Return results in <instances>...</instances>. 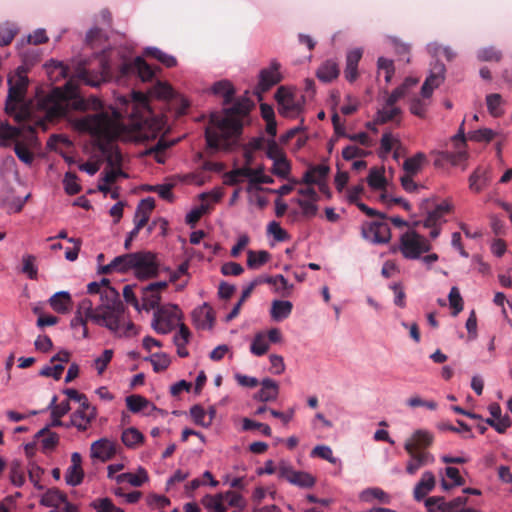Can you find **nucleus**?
Masks as SVG:
<instances>
[{"instance_id": "nucleus-26", "label": "nucleus", "mask_w": 512, "mask_h": 512, "mask_svg": "<svg viewBox=\"0 0 512 512\" xmlns=\"http://www.w3.org/2000/svg\"><path fill=\"white\" fill-rule=\"evenodd\" d=\"M490 180L489 170L478 167L469 177V188L475 192H480L489 184Z\"/></svg>"}, {"instance_id": "nucleus-9", "label": "nucleus", "mask_w": 512, "mask_h": 512, "mask_svg": "<svg viewBox=\"0 0 512 512\" xmlns=\"http://www.w3.org/2000/svg\"><path fill=\"white\" fill-rule=\"evenodd\" d=\"M275 99L279 105V113L285 117H295L302 109L301 101L296 98L291 88L279 87L275 93Z\"/></svg>"}, {"instance_id": "nucleus-64", "label": "nucleus", "mask_w": 512, "mask_h": 512, "mask_svg": "<svg viewBox=\"0 0 512 512\" xmlns=\"http://www.w3.org/2000/svg\"><path fill=\"white\" fill-rule=\"evenodd\" d=\"M311 456L320 457L328 462L335 464L337 459L333 456V451L329 446L317 445L311 451Z\"/></svg>"}, {"instance_id": "nucleus-47", "label": "nucleus", "mask_w": 512, "mask_h": 512, "mask_svg": "<svg viewBox=\"0 0 512 512\" xmlns=\"http://www.w3.org/2000/svg\"><path fill=\"white\" fill-rule=\"evenodd\" d=\"M17 33L18 28L14 24L5 23L0 25V45H9L13 41Z\"/></svg>"}, {"instance_id": "nucleus-42", "label": "nucleus", "mask_w": 512, "mask_h": 512, "mask_svg": "<svg viewBox=\"0 0 512 512\" xmlns=\"http://www.w3.org/2000/svg\"><path fill=\"white\" fill-rule=\"evenodd\" d=\"M121 439L127 447L134 448L143 442L144 436L136 428H128L123 431Z\"/></svg>"}, {"instance_id": "nucleus-23", "label": "nucleus", "mask_w": 512, "mask_h": 512, "mask_svg": "<svg viewBox=\"0 0 512 512\" xmlns=\"http://www.w3.org/2000/svg\"><path fill=\"white\" fill-rule=\"evenodd\" d=\"M362 58L361 49H353L347 53L344 75L347 81L354 82L358 77V63Z\"/></svg>"}, {"instance_id": "nucleus-62", "label": "nucleus", "mask_w": 512, "mask_h": 512, "mask_svg": "<svg viewBox=\"0 0 512 512\" xmlns=\"http://www.w3.org/2000/svg\"><path fill=\"white\" fill-rule=\"evenodd\" d=\"M124 312L122 313L120 317V323H119V329L118 331H112L117 336H124V337H133L138 334V329L135 326V324L131 321L124 324L123 322Z\"/></svg>"}, {"instance_id": "nucleus-52", "label": "nucleus", "mask_w": 512, "mask_h": 512, "mask_svg": "<svg viewBox=\"0 0 512 512\" xmlns=\"http://www.w3.org/2000/svg\"><path fill=\"white\" fill-rule=\"evenodd\" d=\"M91 506L96 512H124L122 508L115 506L109 498L96 499L92 502Z\"/></svg>"}, {"instance_id": "nucleus-20", "label": "nucleus", "mask_w": 512, "mask_h": 512, "mask_svg": "<svg viewBox=\"0 0 512 512\" xmlns=\"http://www.w3.org/2000/svg\"><path fill=\"white\" fill-rule=\"evenodd\" d=\"M82 458L77 452L71 455V465L65 473V481L68 485L77 486L79 485L84 477V472L81 467Z\"/></svg>"}, {"instance_id": "nucleus-2", "label": "nucleus", "mask_w": 512, "mask_h": 512, "mask_svg": "<svg viewBox=\"0 0 512 512\" xmlns=\"http://www.w3.org/2000/svg\"><path fill=\"white\" fill-rule=\"evenodd\" d=\"M249 112L247 100L237 101L223 113L215 112L210 116V125L205 130V138L209 148L215 150H231L242 134L243 118Z\"/></svg>"}, {"instance_id": "nucleus-25", "label": "nucleus", "mask_w": 512, "mask_h": 512, "mask_svg": "<svg viewBox=\"0 0 512 512\" xmlns=\"http://www.w3.org/2000/svg\"><path fill=\"white\" fill-rule=\"evenodd\" d=\"M435 487V476L432 472L426 471L423 473L420 481L414 488V498L421 501L430 491Z\"/></svg>"}, {"instance_id": "nucleus-39", "label": "nucleus", "mask_w": 512, "mask_h": 512, "mask_svg": "<svg viewBox=\"0 0 512 512\" xmlns=\"http://www.w3.org/2000/svg\"><path fill=\"white\" fill-rule=\"evenodd\" d=\"M270 259V253L265 250L247 252V266L250 269H256L265 265Z\"/></svg>"}, {"instance_id": "nucleus-37", "label": "nucleus", "mask_w": 512, "mask_h": 512, "mask_svg": "<svg viewBox=\"0 0 512 512\" xmlns=\"http://www.w3.org/2000/svg\"><path fill=\"white\" fill-rule=\"evenodd\" d=\"M36 439L42 438V447L44 450H53L58 442H59V436L55 432H51L49 430V426L42 428L39 430L36 435Z\"/></svg>"}, {"instance_id": "nucleus-48", "label": "nucleus", "mask_w": 512, "mask_h": 512, "mask_svg": "<svg viewBox=\"0 0 512 512\" xmlns=\"http://www.w3.org/2000/svg\"><path fill=\"white\" fill-rule=\"evenodd\" d=\"M134 253H127L124 255L117 256L113 259L115 264V271L120 273H126L133 270L134 259H132Z\"/></svg>"}, {"instance_id": "nucleus-17", "label": "nucleus", "mask_w": 512, "mask_h": 512, "mask_svg": "<svg viewBox=\"0 0 512 512\" xmlns=\"http://www.w3.org/2000/svg\"><path fill=\"white\" fill-rule=\"evenodd\" d=\"M90 452L92 458L106 462L115 456L116 443L107 438H101L91 444Z\"/></svg>"}, {"instance_id": "nucleus-27", "label": "nucleus", "mask_w": 512, "mask_h": 512, "mask_svg": "<svg viewBox=\"0 0 512 512\" xmlns=\"http://www.w3.org/2000/svg\"><path fill=\"white\" fill-rule=\"evenodd\" d=\"M427 163V157L423 152H418L407 158L403 163L404 175L416 176Z\"/></svg>"}, {"instance_id": "nucleus-31", "label": "nucleus", "mask_w": 512, "mask_h": 512, "mask_svg": "<svg viewBox=\"0 0 512 512\" xmlns=\"http://www.w3.org/2000/svg\"><path fill=\"white\" fill-rule=\"evenodd\" d=\"M52 309L58 313H66L72 304L71 296L68 292L61 291L52 295L49 299Z\"/></svg>"}, {"instance_id": "nucleus-51", "label": "nucleus", "mask_w": 512, "mask_h": 512, "mask_svg": "<svg viewBox=\"0 0 512 512\" xmlns=\"http://www.w3.org/2000/svg\"><path fill=\"white\" fill-rule=\"evenodd\" d=\"M78 177L74 172L68 171L63 179L64 189L68 195H75L81 191V185L77 182Z\"/></svg>"}, {"instance_id": "nucleus-1", "label": "nucleus", "mask_w": 512, "mask_h": 512, "mask_svg": "<svg viewBox=\"0 0 512 512\" xmlns=\"http://www.w3.org/2000/svg\"><path fill=\"white\" fill-rule=\"evenodd\" d=\"M133 95L130 115L124 118L116 108H105L95 96L81 97L76 81L70 79L63 87L54 88L48 96L39 100L38 108L44 117L38 125L45 127V122L66 116L69 107H72L75 110L95 112L77 118L75 127L99 142L109 143L115 139L142 142L156 139L164 127L162 118L152 112L148 98L143 93L134 92Z\"/></svg>"}, {"instance_id": "nucleus-44", "label": "nucleus", "mask_w": 512, "mask_h": 512, "mask_svg": "<svg viewBox=\"0 0 512 512\" xmlns=\"http://www.w3.org/2000/svg\"><path fill=\"white\" fill-rule=\"evenodd\" d=\"M362 501L370 502L373 499H377L382 503L388 504L390 502L389 495L380 488H368L362 491L360 494Z\"/></svg>"}, {"instance_id": "nucleus-14", "label": "nucleus", "mask_w": 512, "mask_h": 512, "mask_svg": "<svg viewBox=\"0 0 512 512\" xmlns=\"http://www.w3.org/2000/svg\"><path fill=\"white\" fill-rule=\"evenodd\" d=\"M405 451L410 459L406 465V472L414 475L421 467L432 464L435 461L434 456L427 451H414L410 444H404Z\"/></svg>"}, {"instance_id": "nucleus-53", "label": "nucleus", "mask_w": 512, "mask_h": 512, "mask_svg": "<svg viewBox=\"0 0 512 512\" xmlns=\"http://www.w3.org/2000/svg\"><path fill=\"white\" fill-rule=\"evenodd\" d=\"M77 78L87 85L96 87L99 86L100 83L103 81V74L101 73L92 75V73L87 69L80 68L77 71Z\"/></svg>"}, {"instance_id": "nucleus-32", "label": "nucleus", "mask_w": 512, "mask_h": 512, "mask_svg": "<svg viewBox=\"0 0 512 512\" xmlns=\"http://www.w3.org/2000/svg\"><path fill=\"white\" fill-rule=\"evenodd\" d=\"M66 494L57 488L48 489L42 496L40 503L46 507L60 509L65 502Z\"/></svg>"}, {"instance_id": "nucleus-38", "label": "nucleus", "mask_w": 512, "mask_h": 512, "mask_svg": "<svg viewBox=\"0 0 512 512\" xmlns=\"http://www.w3.org/2000/svg\"><path fill=\"white\" fill-rule=\"evenodd\" d=\"M144 54L146 56L157 59L160 63H162L168 68H172L177 64V60L174 56L166 54L165 52L161 51L156 47H147L144 50Z\"/></svg>"}, {"instance_id": "nucleus-7", "label": "nucleus", "mask_w": 512, "mask_h": 512, "mask_svg": "<svg viewBox=\"0 0 512 512\" xmlns=\"http://www.w3.org/2000/svg\"><path fill=\"white\" fill-rule=\"evenodd\" d=\"M133 271L138 279H149L158 275L159 264L156 255L150 251L135 252Z\"/></svg>"}, {"instance_id": "nucleus-59", "label": "nucleus", "mask_w": 512, "mask_h": 512, "mask_svg": "<svg viewBox=\"0 0 512 512\" xmlns=\"http://www.w3.org/2000/svg\"><path fill=\"white\" fill-rule=\"evenodd\" d=\"M87 320L83 315H79L75 313V316L71 320V328L75 331V333H79L82 338L88 337V328H87Z\"/></svg>"}, {"instance_id": "nucleus-63", "label": "nucleus", "mask_w": 512, "mask_h": 512, "mask_svg": "<svg viewBox=\"0 0 512 512\" xmlns=\"http://www.w3.org/2000/svg\"><path fill=\"white\" fill-rule=\"evenodd\" d=\"M202 502L207 508L214 509L215 512H226V506L222 503L220 493L215 496L207 495L203 498Z\"/></svg>"}, {"instance_id": "nucleus-57", "label": "nucleus", "mask_w": 512, "mask_h": 512, "mask_svg": "<svg viewBox=\"0 0 512 512\" xmlns=\"http://www.w3.org/2000/svg\"><path fill=\"white\" fill-rule=\"evenodd\" d=\"M449 303L451 308L453 309V316L458 315L463 310V299L460 295L459 289L457 287H452L449 295Z\"/></svg>"}, {"instance_id": "nucleus-43", "label": "nucleus", "mask_w": 512, "mask_h": 512, "mask_svg": "<svg viewBox=\"0 0 512 512\" xmlns=\"http://www.w3.org/2000/svg\"><path fill=\"white\" fill-rule=\"evenodd\" d=\"M400 113V108L385 104L382 109L378 110L375 122L377 124H385L389 121H393Z\"/></svg>"}, {"instance_id": "nucleus-21", "label": "nucleus", "mask_w": 512, "mask_h": 512, "mask_svg": "<svg viewBox=\"0 0 512 512\" xmlns=\"http://www.w3.org/2000/svg\"><path fill=\"white\" fill-rule=\"evenodd\" d=\"M434 442V435L424 429H418L413 432L405 444H410L414 451H426Z\"/></svg>"}, {"instance_id": "nucleus-8", "label": "nucleus", "mask_w": 512, "mask_h": 512, "mask_svg": "<svg viewBox=\"0 0 512 512\" xmlns=\"http://www.w3.org/2000/svg\"><path fill=\"white\" fill-rule=\"evenodd\" d=\"M181 317V311L176 305L159 308L154 313L152 327L159 334H168L176 326Z\"/></svg>"}, {"instance_id": "nucleus-3", "label": "nucleus", "mask_w": 512, "mask_h": 512, "mask_svg": "<svg viewBox=\"0 0 512 512\" xmlns=\"http://www.w3.org/2000/svg\"><path fill=\"white\" fill-rule=\"evenodd\" d=\"M104 294L105 302H102L95 309H93V303L90 299L81 300L76 313L100 326L106 327L110 331H118L124 305L120 300L119 293L114 288L107 289Z\"/></svg>"}, {"instance_id": "nucleus-5", "label": "nucleus", "mask_w": 512, "mask_h": 512, "mask_svg": "<svg viewBox=\"0 0 512 512\" xmlns=\"http://www.w3.org/2000/svg\"><path fill=\"white\" fill-rule=\"evenodd\" d=\"M430 249L429 241L416 231H408L400 237L399 250L406 259H418L422 253Z\"/></svg>"}, {"instance_id": "nucleus-11", "label": "nucleus", "mask_w": 512, "mask_h": 512, "mask_svg": "<svg viewBox=\"0 0 512 512\" xmlns=\"http://www.w3.org/2000/svg\"><path fill=\"white\" fill-rule=\"evenodd\" d=\"M362 237L374 244H385L391 239V230L384 221L366 222L362 225Z\"/></svg>"}, {"instance_id": "nucleus-29", "label": "nucleus", "mask_w": 512, "mask_h": 512, "mask_svg": "<svg viewBox=\"0 0 512 512\" xmlns=\"http://www.w3.org/2000/svg\"><path fill=\"white\" fill-rule=\"evenodd\" d=\"M451 205L443 202L437 205L432 211H429L424 221L425 227H434L441 224L442 218L451 211Z\"/></svg>"}, {"instance_id": "nucleus-36", "label": "nucleus", "mask_w": 512, "mask_h": 512, "mask_svg": "<svg viewBox=\"0 0 512 512\" xmlns=\"http://www.w3.org/2000/svg\"><path fill=\"white\" fill-rule=\"evenodd\" d=\"M117 483H129L134 487H140L148 480V474L145 469L140 468L137 474L122 473L116 476Z\"/></svg>"}, {"instance_id": "nucleus-55", "label": "nucleus", "mask_w": 512, "mask_h": 512, "mask_svg": "<svg viewBox=\"0 0 512 512\" xmlns=\"http://www.w3.org/2000/svg\"><path fill=\"white\" fill-rule=\"evenodd\" d=\"M149 404L148 400L140 395H130L126 397V405L127 408L133 412L138 413L147 407Z\"/></svg>"}, {"instance_id": "nucleus-22", "label": "nucleus", "mask_w": 512, "mask_h": 512, "mask_svg": "<svg viewBox=\"0 0 512 512\" xmlns=\"http://www.w3.org/2000/svg\"><path fill=\"white\" fill-rule=\"evenodd\" d=\"M193 319L198 328L201 329H211L214 324V312L213 309L204 304L202 307H199L193 311Z\"/></svg>"}, {"instance_id": "nucleus-15", "label": "nucleus", "mask_w": 512, "mask_h": 512, "mask_svg": "<svg viewBox=\"0 0 512 512\" xmlns=\"http://www.w3.org/2000/svg\"><path fill=\"white\" fill-rule=\"evenodd\" d=\"M123 75L137 74L142 81H150L155 76V70L142 58L136 57L132 62L123 63Z\"/></svg>"}, {"instance_id": "nucleus-10", "label": "nucleus", "mask_w": 512, "mask_h": 512, "mask_svg": "<svg viewBox=\"0 0 512 512\" xmlns=\"http://www.w3.org/2000/svg\"><path fill=\"white\" fill-rule=\"evenodd\" d=\"M279 477L287 480L290 484L300 488H311L315 485L316 479L308 472L297 471L286 462H281L278 466Z\"/></svg>"}, {"instance_id": "nucleus-30", "label": "nucleus", "mask_w": 512, "mask_h": 512, "mask_svg": "<svg viewBox=\"0 0 512 512\" xmlns=\"http://www.w3.org/2000/svg\"><path fill=\"white\" fill-rule=\"evenodd\" d=\"M338 64L334 60H326L316 72L317 78L325 83L331 82L339 75Z\"/></svg>"}, {"instance_id": "nucleus-34", "label": "nucleus", "mask_w": 512, "mask_h": 512, "mask_svg": "<svg viewBox=\"0 0 512 512\" xmlns=\"http://www.w3.org/2000/svg\"><path fill=\"white\" fill-rule=\"evenodd\" d=\"M21 133L20 128L11 126L7 122H0V146H9V141L17 140Z\"/></svg>"}, {"instance_id": "nucleus-12", "label": "nucleus", "mask_w": 512, "mask_h": 512, "mask_svg": "<svg viewBox=\"0 0 512 512\" xmlns=\"http://www.w3.org/2000/svg\"><path fill=\"white\" fill-rule=\"evenodd\" d=\"M97 416V409L90 402L79 406L70 416L65 428L75 427L78 431H86Z\"/></svg>"}, {"instance_id": "nucleus-28", "label": "nucleus", "mask_w": 512, "mask_h": 512, "mask_svg": "<svg viewBox=\"0 0 512 512\" xmlns=\"http://www.w3.org/2000/svg\"><path fill=\"white\" fill-rule=\"evenodd\" d=\"M293 309V304L287 300H274L271 305L270 315L274 321L280 322L287 319Z\"/></svg>"}, {"instance_id": "nucleus-54", "label": "nucleus", "mask_w": 512, "mask_h": 512, "mask_svg": "<svg viewBox=\"0 0 512 512\" xmlns=\"http://www.w3.org/2000/svg\"><path fill=\"white\" fill-rule=\"evenodd\" d=\"M497 133L489 128H482L469 133L468 138L475 142L489 143L496 137Z\"/></svg>"}, {"instance_id": "nucleus-50", "label": "nucleus", "mask_w": 512, "mask_h": 512, "mask_svg": "<svg viewBox=\"0 0 512 512\" xmlns=\"http://www.w3.org/2000/svg\"><path fill=\"white\" fill-rule=\"evenodd\" d=\"M368 185L374 190H382L386 186V179L383 175V172L372 168L367 177Z\"/></svg>"}, {"instance_id": "nucleus-41", "label": "nucleus", "mask_w": 512, "mask_h": 512, "mask_svg": "<svg viewBox=\"0 0 512 512\" xmlns=\"http://www.w3.org/2000/svg\"><path fill=\"white\" fill-rule=\"evenodd\" d=\"M502 57L501 50L494 46L484 47L477 51V58L482 62H500Z\"/></svg>"}, {"instance_id": "nucleus-24", "label": "nucleus", "mask_w": 512, "mask_h": 512, "mask_svg": "<svg viewBox=\"0 0 512 512\" xmlns=\"http://www.w3.org/2000/svg\"><path fill=\"white\" fill-rule=\"evenodd\" d=\"M261 389L255 395V398L261 402H269L277 399L279 394V385L275 380L265 378L261 382Z\"/></svg>"}, {"instance_id": "nucleus-61", "label": "nucleus", "mask_w": 512, "mask_h": 512, "mask_svg": "<svg viewBox=\"0 0 512 512\" xmlns=\"http://www.w3.org/2000/svg\"><path fill=\"white\" fill-rule=\"evenodd\" d=\"M190 415L195 422V424L209 427L211 425V421L206 420L207 412L200 405H194L190 409Z\"/></svg>"}, {"instance_id": "nucleus-33", "label": "nucleus", "mask_w": 512, "mask_h": 512, "mask_svg": "<svg viewBox=\"0 0 512 512\" xmlns=\"http://www.w3.org/2000/svg\"><path fill=\"white\" fill-rule=\"evenodd\" d=\"M264 282L273 285L275 291L282 296L287 297L290 295L293 285L290 284L283 275L264 276Z\"/></svg>"}, {"instance_id": "nucleus-56", "label": "nucleus", "mask_w": 512, "mask_h": 512, "mask_svg": "<svg viewBox=\"0 0 512 512\" xmlns=\"http://www.w3.org/2000/svg\"><path fill=\"white\" fill-rule=\"evenodd\" d=\"M35 260L36 258L33 255H24L22 258V272L32 280L37 279L38 276Z\"/></svg>"}, {"instance_id": "nucleus-4", "label": "nucleus", "mask_w": 512, "mask_h": 512, "mask_svg": "<svg viewBox=\"0 0 512 512\" xmlns=\"http://www.w3.org/2000/svg\"><path fill=\"white\" fill-rule=\"evenodd\" d=\"M28 82V77L22 68H18L16 74L8 78L9 89L5 103V112L13 117L17 123L24 122L30 118V109L23 103Z\"/></svg>"}, {"instance_id": "nucleus-49", "label": "nucleus", "mask_w": 512, "mask_h": 512, "mask_svg": "<svg viewBox=\"0 0 512 512\" xmlns=\"http://www.w3.org/2000/svg\"><path fill=\"white\" fill-rule=\"evenodd\" d=\"M220 494L222 496V503L225 504L226 509L228 507H235V508H240V509L244 508L245 501L240 494H238L234 491H227L225 493H220Z\"/></svg>"}, {"instance_id": "nucleus-58", "label": "nucleus", "mask_w": 512, "mask_h": 512, "mask_svg": "<svg viewBox=\"0 0 512 512\" xmlns=\"http://www.w3.org/2000/svg\"><path fill=\"white\" fill-rule=\"evenodd\" d=\"M14 152L20 161L30 165L34 161V154L27 148V146L19 141L14 145Z\"/></svg>"}, {"instance_id": "nucleus-6", "label": "nucleus", "mask_w": 512, "mask_h": 512, "mask_svg": "<svg viewBox=\"0 0 512 512\" xmlns=\"http://www.w3.org/2000/svg\"><path fill=\"white\" fill-rule=\"evenodd\" d=\"M464 123L462 121L459 131L456 135L452 137V141L454 142L456 152L450 151H441L438 152V158L435 160V166H439L441 162H449L453 166L459 165L461 162L466 161L468 157V153L466 151V137L464 133Z\"/></svg>"}, {"instance_id": "nucleus-18", "label": "nucleus", "mask_w": 512, "mask_h": 512, "mask_svg": "<svg viewBox=\"0 0 512 512\" xmlns=\"http://www.w3.org/2000/svg\"><path fill=\"white\" fill-rule=\"evenodd\" d=\"M280 63L273 60L269 68L263 69L260 72V80L258 88L262 92L268 91L272 86L278 84L282 80V76L279 72Z\"/></svg>"}, {"instance_id": "nucleus-60", "label": "nucleus", "mask_w": 512, "mask_h": 512, "mask_svg": "<svg viewBox=\"0 0 512 512\" xmlns=\"http://www.w3.org/2000/svg\"><path fill=\"white\" fill-rule=\"evenodd\" d=\"M501 102H502V97L500 94L493 93V94H489L486 97L487 108H488L489 113L492 116L498 117L502 114V111L500 109Z\"/></svg>"}, {"instance_id": "nucleus-13", "label": "nucleus", "mask_w": 512, "mask_h": 512, "mask_svg": "<svg viewBox=\"0 0 512 512\" xmlns=\"http://www.w3.org/2000/svg\"><path fill=\"white\" fill-rule=\"evenodd\" d=\"M445 65L442 62L436 61L430 70V74L424 81L422 88H421V94L424 98H429L434 89L439 87L441 83L444 81V75H445Z\"/></svg>"}, {"instance_id": "nucleus-46", "label": "nucleus", "mask_w": 512, "mask_h": 512, "mask_svg": "<svg viewBox=\"0 0 512 512\" xmlns=\"http://www.w3.org/2000/svg\"><path fill=\"white\" fill-rule=\"evenodd\" d=\"M255 173L252 168L244 166L242 168L233 169L226 173L225 183L228 185H236L240 182V177H252Z\"/></svg>"}, {"instance_id": "nucleus-16", "label": "nucleus", "mask_w": 512, "mask_h": 512, "mask_svg": "<svg viewBox=\"0 0 512 512\" xmlns=\"http://www.w3.org/2000/svg\"><path fill=\"white\" fill-rule=\"evenodd\" d=\"M468 501L467 497L459 496L451 501H446L444 497L433 496L425 501V505L429 512H432L431 507L436 506L442 512H457L460 507H463Z\"/></svg>"}, {"instance_id": "nucleus-40", "label": "nucleus", "mask_w": 512, "mask_h": 512, "mask_svg": "<svg viewBox=\"0 0 512 512\" xmlns=\"http://www.w3.org/2000/svg\"><path fill=\"white\" fill-rule=\"evenodd\" d=\"M269 349V341L267 340L266 334L259 332L254 336V339L250 345V352L255 356H263Z\"/></svg>"}, {"instance_id": "nucleus-45", "label": "nucleus", "mask_w": 512, "mask_h": 512, "mask_svg": "<svg viewBox=\"0 0 512 512\" xmlns=\"http://www.w3.org/2000/svg\"><path fill=\"white\" fill-rule=\"evenodd\" d=\"M145 361H149L157 373L166 370L171 363L169 356L165 353H154L146 357Z\"/></svg>"}, {"instance_id": "nucleus-35", "label": "nucleus", "mask_w": 512, "mask_h": 512, "mask_svg": "<svg viewBox=\"0 0 512 512\" xmlns=\"http://www.w3.org/2000/svg\"><path fill=\"white\" fill-rule=\"evenodd\" d=\"M212 92L215 95L222 96L223 97V104L224 105H228L233 100V97H234V94H235V89H234L233 85L229 81L222 80V81L216 82L212 86Z\"/></svg>"}, {"instance_id": "nucleus-19", "label": "nucleus", "mask_w": 512, "mask_h": 512, "mask_svg": "<svg viewBox=\"0 0 512 512\" xmlns=\"http://www.w3.org/2000/svg\"><path fill=\"white\" fill-rule=\"evenodd\" d=\"M330 172V168L327 165H315L311 166L303 175L302 180L300 183L306 184V185H313L316 184L319 186L320 190H323V187H325V179L328 176Z\"/></svg>"}]
</instances>
